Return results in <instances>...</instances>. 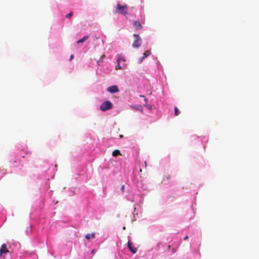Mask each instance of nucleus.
Listing matches in <instances>:
<instances>
[{
    "label": "nucleus",
    "instance_id": "obj_1",
    "mask_svg": "<svg viewBox=\"0 0 259 259\" xmlns=\"http://www.w3.org/2000/svg\"><path fill=\"white\" fill-rule=\"evenodd\" d=\"M127 9L128 7L127 5H121L118 4L115 7V13L126 16L127 14Z\"/></svg>",
    "mask_w": 259,
    "mask_h": 259
},
{
    "label": "nucleus",
    "instance_id": "obj_2",
    "mask_svg": "<svg viewBox=\"0 0 259 259\" xmlns=\"http://www.w3.org/2000/svg\"><path fill=\"white\" fill-rule=\"evenodd\" d=\"M112 104L110 101H106L100 105V109L101 111H105L112 108Z\"/></svg>",
    "mask_w": 259,
    "mask_h": 259
},
{
    "label": "nucleus",
    "instance_id": "obj_3",
    "mask_svg": "<svg viewBox=\"0 0 259 259\" xmlns=\"http://www.w3.org/2000/svg\"><path fill=\"white\" fill-rule=\"evenodd\" d=\"M125 59L121 56H119L117 60V65L116 69H122L125 68V65L124 64Z\"/></svg>",
    "mask_w": 259,
    "mask_h": 259
},
{
    "label": "nucleus",
    "instance_id": "obj_4",
    "mask_svg": "<svg viewBox=\"0 0 259 259\" xmlns=\"http://www.w3.org/2000/svg\"><path fill=\"white\" fill-rule=\"evenodd\" d=\"M134 36L135 37V39L132 45V46L134 48H138L141 45L142 39L138 34H134Z\"/></svg>",
    "mask_w": 259,
    "mask_h": 259
},
{
    "label": "nucleus",
    "instance_id": "obj_5",
    "mask_svg": "<svg viewBox=\"0 0 259 259\" xmlns=\"http://www.w3.org/2000/svg\"><path fill=\"white\" fill-rule=\"evenodd\" d=\"M107 90L108 92L111 93H115L119 92V90L117 85L109 87L107 88Z\"/></svg>",
    "mask_w": 259,
    "mask_h": 259
},
{
    "label": "nucleus",
    "instance_id": "obj_6",
    "mask_svg": "<svg viewBox=\"0 0 259 259\" xmlns=\"http://www.w3.org/2000/svg\"><path fill=\"white\" fill-rule=\"evenodd\" d=\"M9 250L7 249V245L6 244H3L0 248V256L3 253H7Z\"/></svg>",
    "mask_w": 259,
    "mask_h": 259
},
{
    "label": "nucleus",
    "instance_id": "obj_7",
    "mask_svg": "<svg viewBox=\"0 0 259 259\" xmlns=\"http://www.w3.org/2000/svg\"><path fill=\"white\" fill-rule=\"evenodd\" d=\"M133 25L135 27V28L136 29V30H140L142 28V26L141 24L139 21H134L133 23Z\"/></svg>",
    "mask_w": 259,
    "mask_h": 259
},
{
    "label": "nucleus",
    "instance_id": "obj_8",
    "mask_svg": "<svg viewBox=\"0 0 259 259\" xmlns=\"http://www.w3.org/2000/svg\"><path fill=\"white\" fill-rule=\"evenodd\" d=\"M132 242H131L130 241H128V242H127L128 248L130 249V250L133 253H136L137 251V249L136 248L133 247L132 246Z\"/></svg>",
    "mask_w": 259,
    "mask_h": 259
},
{
    "label": "nucleus",
    "instance_id": "obj_9",
    "mask_svg": "<svg viewBox=\"0 0 259 259\" xmlns=\"http://www.w3.org/2000/svg\"><path fill=\"white\" fill-rule=\"evenodd\" d=\"M150 54V51H146L144 54H143V56L142 57H141L140 60H139V63H142V62L143 61V60L146 58V57H147L148 56H149Z\"/></svg>",
    "mask_w": 259,
    "mask_h": 259
},
{
    "label": "nucleus",
    "instance_id": "obj_10",
    "mask_svg": "<svg viewBox=\"0 0 259 259\" xmlns=\"http://www.w3.org/2000/svg\"><path fill=\"white\" fill-rule=\"evenodd\" d=\"M85 238L87 240H89L90 239H94L95 237V233H93L92 234H88L85 236Z\"/></svg>",
    "mask_w": 259,
    "mask_h": 259
},
{
    "label": "nucleus",
    "instance_id": "obj_11",
    "mask_svg": "<svg viewBox=\"0 0 259 259\" xmlns=\"http://www.w3.org/2000/svg\"><path fill=\"white\" fill-rule=\"evenodd\" d=\"M89 38V36L88 35H85L81 39H79L77 41V44H79V43H82L84 41H85L87 39H88Z\"/></svg>",
    "mask_w": 259,
    "mask_h": 259
},
{
    "label": "nucleus",
    "instance_id": "obj_12",
    "mask_svg": "<svg viewBox=\"0 0 259 259\" xmlns=\"http://www.w3.org/2000/svg\"><path fill=\"white\" fill-rule=\"evenodd\" d=\"M121 154L119 150H115L112 152V155L114 157L117 156L118 155H121Z\"/></svg>",
    "mask_w": 259,
    "mask_h": 259
},
{
    "label": "nucleus",
    "instance_id": "obj_13",
    "mask_svg": "<svg viewBox=\"0 0 259 259\" xmlns=\"http://www.w3.org/2000/svg\"><path fill=\"white\" fill-rule=\"evenodd\" d=\"M178 114H179V109L177 107H176L175 108V115L176 116H178Z\"/></svg>",
    "mask_w": 259,
    "mask_h": 259
},
{
    "label": "nucleus",
    "instance_id": "obj_14",
    "mask_svg": "<svg viewBox=\"0 0 259 259\" xmlns=\"http://www.w3.org/2000/svg\"><path fill=\"white\" fill-rule=\"evenodd\" d=\"M73 13L71 12L70 13H68L66 16V17L67 18H70L72 16Z\"/></svg>",
    "mask_w": 259,
    "mask_h": 259
},
{
    "label": "nucleus",
    "instance_id": "obj_15",
    "mask_svg": "<svg viewBox=\"0 0 259 259\" xmlns=\"http://www.w3.org/2000/svg\"><path fill=\"white\" fill-rule=\"evenodd\" d=\"M140 97H143V98H144V100H145V102H147V99L145 98V97L144 96H143V95H141V96H140Z\"/></svg>",
    "mask_w": 259,
    "mask_h": 259
},
{
    "label": "nucleus",
    "instance_id": "obj_16",
    "mask_svg": "<svg viewBox=\"0 0 259 259\" xmlns=\"http://www.w3.org/2000/svg\"><path fill=\"white\" fill-rule=\"evenodd\" d=\"M73 57H74L73 55H71L70 56V60H71L73 58Z\"/></svg>",
    "mask_w": 259,
    "mask_h": 259
},
{
    "label": "nucleus",
    "instance_id": "obj_17",
    "mask_svg": "<svg viewBox=\"0 0 259 259\" xmlns=\"http://www.w3.org/2000/svg\"><path fill=\"white\" fill-rule=\"evenodd\" d=\"M188 238V236H185V237H184V240H186V239H187Z\"/></svg>",
    "mask_w": 259,
    "mask_h": 259
},
{
    "label": "nucleus",
    "instance_id": "obj_18",
    "mask_svg": "<svg viewBox=\"0 0 259 259\" xmlns=\"http://www.w3.org/2000/svg\"><path fill=\"white\" fill-rule=\"evenodd\" d=\"M176 252V249L175 248H172V252L175 253Z\"/></svg>",
    "mask_w": 259,
    "mask_h": 259
},
{
    "label": "nucleus",
    "instance_id": "obj_19",
    "mask_svg": "<svg viewBox=\"0 0 259 259\" xmlns=\"http://www.w3.org/2000/svg\"><path fill=\"white\" fill-rule=\"evenodd\" d=\"M170 245H169L167 246V249H168V250H169V249H170Z\"/></svg>",
    "mask_w": 259,
    "mask_h": 259
},
{
    "label": "nucleus",
    "instance_id": "obj_20",
    "mask_svg": "<svg viewBox=\"0 0 259 259\" xmlns=\"http://www.w3.org/2000/svg\"><path fill=\"white\" fill-rule=\"evenodd\" d=\"M124 187V186H122V190H123Z\"/></svg>",
    "mask_w": 259,
    "mask_h": 259
}]
</instances>
